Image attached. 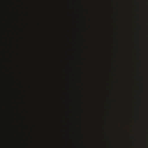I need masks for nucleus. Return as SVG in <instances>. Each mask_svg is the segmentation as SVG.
I'll use <instances>...</instances> for the list:
<instances>
[{
	"instance_id": "1",
	"label": "nucleus",
	"mask_w": 148,
	"mask_h": 148,
	"mask_svg": "<svg viewBox=\"0 0 148 148\" xmlns=\"http://www.w3.org/2000/svg\"><path fill=\"white\" fill-rule=\"evenodd\" d=\"M7 39L6 38V47L7 48V53H10V49L8 48V46H9L11 48V43L10 44V45L8 44V43H7Z\"/></svg>"
},
{
	"instance_id": "2",
	"label": "nucleus",
	"mask_w": 148,
	"mask_h": 148,
	"mask_svg": "<svg viewBox=\"0 0 148 148\" xmlns=\"http://www.w3.org/2000/svg\"><path fill=\"white\" fill-rule=\"evenodd\" d=\"M6 62L7 63H10L11 62V61L9 58H6Z\"/></svg>"
},
{
	"instance_id": "3",
	"label": "nucleus",
	"mask_w": 148,
	"mask_h": 148,
	"mask_svg": "<svg viewBox=\"0 0 148 148\" xmlns=\"http://www.w3.org/2000/svg\"><path fill=\"white\" fill-rule=\"evenodd\" d=\"M9 31L8 30V29H7V32L8 33V37L10 36V34H9Z\"/></svg>"
},
{
	"instance_id": "5",
	"label": "nucleus",
	"mask_w": 148,
	"mask_h": 148,
	"mask_svg": "<svg viewBox=\"0 0 148 148\" xmlns=\"http://www.w3.org/2000/svg\"><path fill=\"white\" fill-rule=\"evenodd\" d=\"M6 71L7 72H9L10 71V70L9 69H8L7 68H6Z\"/></svg>"
},
{
	"instance_id": "4",
	"label": "nucleus",
	"mask_w": 148,
	"mask_h": 148,
	"mask_svg": "<svg viewBox=\"0 0 148 148\" xmlns=\"http://www.w3.org/2000/svg\"><path fill=\"white\" fill-rule=\"evenodd\" d=\"M7 12H8V14H9V8L8 7L7 8Z\"/></svg>"
}]
</instances>
